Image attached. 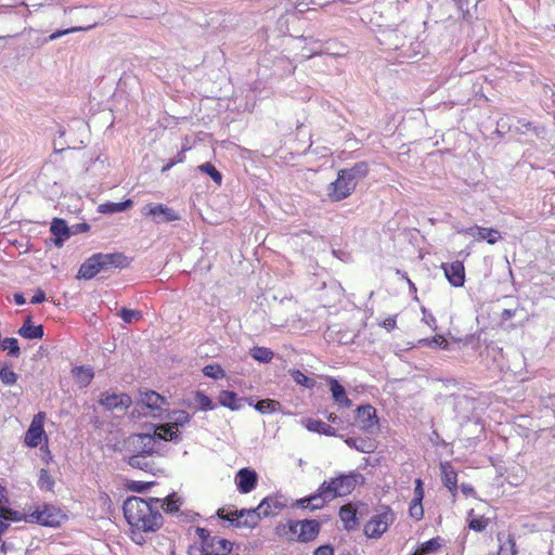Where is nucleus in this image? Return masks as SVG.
Instances as JSON below:
<instances>
[{
    "label": "nucleus",
    "instance_id": "1",
    "mask_svg": "<svg viewBox=\"0 0 555 555\" xmlns=\"http://www.w3.org/2000/svg\"><path fill=\"white\" fill-rule=\"evenodd\" d=\"M159 505L160 499L157 498L144 500L131 496L124 502V515L134 535L135 530L154 532L162 527L163 516L159 513Z\"/></svg>",
    "mask_w": 555,
    "mask_h": 555
},
{
    "label": "nucleus",
    "instance_id": "2",
    "mask_svg": "<svg viewBox=\"0 0 555 555\" xmlns=\"http://www.w3.org/2000/svg\"><path fill=\"white\" fill-rule=\"evenodd\" d=\"M128 266V258L121 253L103 254L96 253L89 257L78 271V278L85 280L93 279L98 273L108 272L116 268Z\"/></svg>",
    "mask_w": 555,
    "mask_h": 555
},
{
    "label": "nucleus",
    "instance_id": "3",
    "mask_svg": "<svg viewBox=\"0 0 555 555\" xmlns=\"http://www.w3.org/2000/svg\"><path fill=\"white\" fill-rule=\"evenodd\" d=\"M409 27L400 25L395 29L383 30L378 41L386 50L397 51L400 56L411 57L418 53L420 43L408 34Z\"/></svg>",
    "mask_w": 555,
    "mask_h": 555
},
{
    "label": "nucleus",
    "instance_id": "4",
    "mask_svg": "<svg viewBox=\"0 0 555 555\" xmlns=\"http://www.w3.org/2000/svg\"><path fill=\"white\" fill-rule=\"evenodd\" d=\"M276 532L285 535L288 540L309 542L317 538L320 532V524L314 519L289 521L288 525H279Z\"/></svg>",
    "mask_w": 555,
    "mask_h": 555
},
{
    "label": "nucleus",
    "instance_id": "5",
    "mask_svg": "<svg viewBox=\"0 0 555 555\" xmlns=\"http://www.w3.org/2000/svg\"><path fill=\"white\" fill-rule=\"evenodd\" d=\"M365 481L364 476L358 472H350L341 474L330 481L322 483V492L327 496L335 499L336 496H345L350 494L358 485H363Z\"/></svg>",
    "mask_w": 555,
    "mask_h": 555
},
{
    "label": "nucleus",
    "instance_id": "6",
    "mask_svg": "<svg viewBox=\"0 0 555 555\" xmlns=\"http://www.w3.org/2000/svg\"><path fill=\"white\" fill-rule=\"evenodd\" d=\"M65 515L62 511L50 504L38 505L34 511L25 514V521L41 526L57 527Z\"/></svg>",
    "mask_w": 555,
    "mask_h": 555
},
{
    "label": "nucleus",
    "instance_id": "7",
    "mask_svg": "<svg viewBox=\"0 0 555 555\" xmlns=\"http://www.w3.org/2000/svg\"><path fill=\"white\" fill-rule=\"evenodd\" d=\"M127 450L138 455L158 454L155 436L152 434H134L126 441Z\"/></svg>",
    "mask_w": 555,
    "mask_h": 555
},
{
    "label": "nucleus",
    "instance_id": "8",
    "mask_svg": "<svg viewBox=\"0 0 555 555\" xmlns=\"http://www.w3.org/2000/svg\"><path fill=\"white\" fill-rule=\"evenodd\" d=\"M395 520L390 507L386 506L384 511L373 516L364 526V533L367 538L378 539L387 531L390 524Z\"/></svg>",
    "mask_w": 555,
    "mask_h": 555
},
{
    "label": "nucleus",
    "instance_id": "9",
    "mask_svg": "<svg viewBox=\"0 0 555 555\" xmlns=\"http://www.w3.org/2000/svg\"><path fill=\"white\" fill-rule=\"evenodd\" d=\"M354 189L356 185L339 170L337 179L327 185V196L333 202H339L350 196Z\"/></svg>",
    "mask_w": 555,
    "mask_h": 555
},
{
    "label": "nucleus",
    "instance_id": "10",
    "mask_svg": "<svg viewBox=\"0 0 555 555\" xmlns=\"http://www.w3.org/2000/svg\"><path fill=\"white\" fill-rule=\"evenodd\" d=\"M496 131L499 133H514V134H526L529 131H533L535 134L537 131L531 127V122L517 119L515 117L505 116L501 117L496 122Z\"/></svg>",
    "mask_w": 555,
    "mask_h": 555
},
{
    "label": "nucleus",
    "instance_id": "11",
    "mask_svg": "<svg viewBox=\"0 0 555 555\" xmlns=\"http://www.w3.org/2000/svg\"><path fill=\"white\" fill-rule=\"evenodd\" d=\"M142 214L152 217L156 223L180 220V215L176 210L163 204H146L142 208Z\"/></svg>",
    "mask_w": 555,
    "mask_h": 555
},
{
    "label": "nucleus",
    "instance_id": "12",
    "mask_svg": "<svg viewBox=\"0 0 555 555\" xmlns=\"http://www.w3.org/2000/svg\"><path fill=\"white\" fill-rule=\"evenodd\" d=\"M125 461L132 468L143 470L153 476L164 474V469L155 461L154 455L131 454L128 457H126Z\"/></svg>",
    "mask_w": 555,
    "mask_h": 555
},
{
    "label": "nucleus",
    "instance_id": "13",
    "mask_svg": "<svg viewBox=\"0 0 555 555\" xmlns=\"http://www.w3.org/2000/svg\"><path fill=\"white\" fill-rule=\"evenodd\" d=\"M131 398L127 393L101 395L99 403L107 411L124 413L131 404Z\"/></svg>",
    "mask_w": 555,
    "mask_h": 555
},
{
    "label": "nucleus",
    "instance_id": "14",
    "mask_svg": "<svg viewBox=\"0 0 555 555\" xmlns=\"http://www.w3.org/2000/svg\"><path fill=\"white\" fill-rule=\"evenodd\" d=\"M356 424L359 429L367 433H373L378 427V420L376 410L370 404L360 405L357 409Z\"/></svg>",
    "mask_w": 555,
    "mask_h": 555
},
{
    "label": "nucleus",
    "instance_id": "15",
    "mask_svg": "<svg viewBox=\"0 0 555 555\" xmlns=\"http://www.w3.org/2000/svg\"><path fill=\"white\" fill-rule=\"evenodd\" d=\"M140 404L147 408L153 413V416L160 415L169 406L168 400L153 390L141 392Z\"/></svg>",
    "mask_w": 555,
    "mask_h": 555
},
{
    "label": "nucleus",
    "instance_id": "16",
    "mask_svg": "<svg viewBox=\"0 0 555 555\" xmlns=\"http://www.w3.org/2000/svg\"><path fill=\"white\" fill-rule=\"evenodd\" d=\"M286 506L287 499L281 494L266 496L258 505L263 517L275 516Z\"/></svg>",
    "mask_w": 555,
    "mask_h": 555
},
{
    "label": "nucleus",
    "instance_id": "17",
    "mask_svg": "<svg viewBox=\"0 0 555 555\" xmlns=\"http://www.w3.org/2000/svg\"><path fill=\"white\" fill-rule=\"evenodd\" d=\"M235 483L237 487V490L243 493H249L251 492L257 483H258V475L257 473L248 467L241 468L235 476Z\"/></svg>",
    "mask_w": 555,
    "mask_h": 555
},
{
    "label": "nucleus",
    "instance_id": "18",
    "mask_svg": "<svg viewBox=\"0 0 555 555\" xmlns=\"http://www.w3.org/2000/svg\"><path fill=\"white\" fill-rule=\"evenodd\" d=\"M442 269L449 283L454 287H461L465 282V268L462 261H454L450 264L443 263Z\"/></svg>",
    "mask_w": 555,
    "mask_h": 555
},
{
    "label": "nucleus",
    "instance_id": "19",
    "mask_svg": "<svg viewBox=\"0 0 555 555\" xmlns=\"http://www.w3.org/2000/svg\"><path fill=\"white\" fill-rule=\"evenodd\" d=\"M50 232L53 235V238H51V241L59 248H61L64 245V243L70 237V227H68L66 221L61 218H54L52 220Z\"/></svg>",
    "mask_w": 555,
    "mask_h": 555
},
{
    "label": "nucleus",
    "instance_id": "20",
    "mask_svg": "<svg viewBox=\"0 0 555 555\" xmlns=\"http://www.w3.org/2000/svg\"><path fill=\"white\" fill-rule=\"evenodd\" d=\"M152 435L155 436L156 443L159 440L173 442H179L181 440L180 430L172 428V426L168 425L167 423L156 425Z\"/></svg>",
    "mask_w": 555,
    "mask_h": 555
},
{
    "label": "nucleus",
    "instance_id": "21",
    "mask_svg": "<svg viewBox=\"0 0 555 555\" xmlns=\"http://www.w3.org/2000/svg\"><path fill=\"white\" fill-rule=\"evenodd\" d=\"M241 519L236 522V527L255 528L263 517L260 508H242L240 509Z\"/></svg>",
    "mask_w": 555,
    "mask_h": 555
},
{
    "label": "nucleus",
    "instance_id": "22",
    "mask_svg": "<svg viewBox=\"0 0 555 555\" xmlns=\"http://www.w3.org/2000/svg\"><path fill=\"white\" fill-rule=\"evenodd\" d=\"M346 178H349L351 183L357 186L358 182L364 179L369 173V164L366 162H359L351 168L340 169Z\"/></svg>",
    "mask_w": 555,
    "mask_h": 555
},
{
    "label": "nucleus",
    "instance_id": "23",
    "mask_svg": "<svg viewBox=\"0 0 555 555\" xmlns=\"http://www.w3.org/2000/svg\"><path fill=\"white\" fill-rule=\"evenodd\" d=\"M442 473V482L446 488L452 493L453 496L456 494L457 490V474L453 469L450 463H441L440 465Z\"/></svg>",
    "mask_w": 555,
    "mask_h": 555
},
{
    "label": "nucleus",
    "instance_id": "24",
    "mask_svg": "<svg viewBox=\"0 0 555 555\" xmlns=\"http://www.w3.org/2000/svg\"><path fill=\"white\" fill-rule=\"evenodd\" d=\"M245 399L238 398L234 391L223 390L218 397V402L232 411L241 410L244 405Z\"/></svg>",
    "mask_w": 555,
    "mask_h": 555
},
{
    "label": "nucleus",
    "instance_id": "25",
    "mask_svg": "<svg viewBox=\"0 0 555 555\" xmlns=\"http://www.w3.org/2000/svg\"><path fill=\"white\" fill-rule=\"evenodd\" d=\"M339 517H340L341 521L344 522L345 529L348 531L354 530L359 525L358 518H357V511L350 504H347V505H344L340 507Z\"/></svg>",
    "mask_w": 555,
    "mask_h": 555
},
{
    "label": "nucleus",
    "instance_id": "26",
    "mask_svg": "<svg viewBox=\"0 0 555 555\" xmlns=\"http://www.w3.org/2000/svg\"><path fill=\"white\" fill-rule=\"evenodd\" d=\"M18 335L27 339H39L43 337V326L42 325H34L31 323V318L28 317L24 324L17 331Z\"/></svg>",
    "mask_w": 555,
    "mask_h": 555
},
{
    "label": "nucleus",
    "instance_id": "27",
    "mask_svg": "<svg viewBox=\"0 0 555 555\" xmlns=\"http://www.w3.org/2000/svg\"><path fill=\"white\" fill-rule=\"evenodd\" d=\"M330 389L335 402L345 408L351 406V400L347 397L344 386H341L336 379L332 378L330 380Z\"/></svg>",
    "mask_w": 555,
    "mask_h": 555
},
{
    "label": "nucleus",
    "instance_id": "28",
    "mask_svg": "<svg viewBox=\"0 0 555 555\" xmlns=\"http://www.w3.org/2000/svg\"><path fill=\"white\" fill-rule=\"evenodd\" d=\"M43 434L44 430L42 426L33 422L25 434V443L31 448L38 447Z\"/></svg>",
    "mask_w": 555,
    "mask_h": 555
},
{
    "label": "nucleus",
    "instance_id": "29",
    "mask_svg": "<svg viewBox=\"0 0 555 555\" xmlns=\"http://www.w3.org/2000/svg\"><path fill=\"white\" fill-rule=\"evenodd\" d=\"M72 373L80 387H87L94 376L93 370L90 366H76L72 370Z\"/></svg>",
    "mask_w": 555,
    "mask_h": 555
},
{
    "label": "nucleus",
    "instance_id": "30",
    "mask_svg": "<svg viewBox=\"0 0 555 555\" xmlns=\"http://www.w3.org/2000/svg\"><path fill=\"white\" fill-rule=\"evenodd\" d=\"M345 442L348 447L353 448L362 453H372L376 449L375 442L372 439L347 438Z\"/></svg>",
    "mask_w": 555,
    "mask_h": 555
},
{
    "label": "nucleus",
    "instance_id": "31",
    "mask_svg": "<svg viewBox=\"0 0 555 555\" xmlns=\"http://www.w3.org/2000/svg\"><path fill=\"white\" fill-rule=\"evenodd\" d=\"M167 417V424L172 426L175 429L177 428V430H180V428L188 424L191 420L190 414L183 410L172 411L168 413Z\"/></svg>",
    "mask_w": 555,
    "mask_h": 555
},
{
    "label": "nucleus",
    "instance_id": "32",
    "mask_svg": "<svg viewBox=\"0 0 555 555\" xmlns=\"http://www.w3.org/2000/svg\"><path fill=\"white\" fill-rule=\"evenodd\" d=\"M441 547L440 537L433 538L424 543H421L411 555H427L435 553Z\"/></svg>",
    "mask_w": 555,
    "mask_h": 555
},
{
    "label": "nucleus",
    "instance_id": "33",
    "mask_svg": "<svg viewBox=\"0 0 555 555\" xmlns=\"http://www.w3.org/2000/svg\"><path fill=\"white\" fill-rule=\"evenodd\" d=\"M132 205H133V202L131 199H126L120 203L108 202V203L101 204L99 207V210L102 214H115V212L125 211V210L129 209L130 207H132Z\"/></svg>",
    "mask_w": 555,
    "mask_h": 555
},
{
    "label": "nucleus",
    "instance_id": "34",
    "mask_svg": "<svg viewBox=\"0 0 555 555\" xmlns=\"http://www.w3.org/2000/svg\"><path fill=\"white\" fill-rule=\"evenodd\" d=\"M196 534L198 535L202 542L199 548L215 550V542L217 543V541L221 540L218 537H211L210 532L207 529L201 527L196 528Z\"/></svg>",
    "mask_w": 555,
    "mask_h": 555
},
{
    "label": "nucleus",
    "instance_id": "35",
    "mask_svg": "<svg viewBox=\"0 0 555 555\" xmlns=\"http://www.w3.org/2000/svg\"><path fill=\"white\" fill-rule=\"evenodd\" d=\"M249 353L254 360L260 363H269L274 357L273 351L267 347H253Z\"/></svg>",
    "mask_w": 555,
    "mask_h": 555
},
{
    "label": "nucleus",
    "instance_id": "36",
    "mask_svg": "<svg viewBox=\"0 0 555 555\" xmlns=\"http://www.w3.org/2000/svg\"><path fill=\"white\" fill-rule=\"evenodd\" d=\"M280 406V402L272 399H263L255 404V409L261 414L274 413Z\"/></svg>",
    "mask_w": 555,
    "mask_h": 555
},
{
    "label": "nucleus",
    "instance_id": "37",
    "mask_svg": "<svg viewBox=\"0 0 555 555\" xmlns=\"http://www.w3.org/2000/svg\"><path fill=\"white\" fill-rule=\"evenodd\" d=\"M333 500L332 496H327L326 493L322 492V485L319 487L318 492L313 495H310L309 504L311 509L321 508L325 502Z\"/></svg>",
    "mask_w": 555,
    "mask_h": 555
},
{
    "label": "nucleus",
    "instance_id": "38",
    "mask_svg": "<svg viewBox=\"0 0 555 555\" xmlns=\"http://www.w3.org/2000/svg\"><path fill=\"white\" fill-rule=\"evenodd\" d=\"M0 347L2 350L8 351V354L11 357H18L21 353L18 341L13 337L0 340Z\"/></svg>",
    "mask_w": 555,
    "mask_h": 555
},
{
    "label": "nucleus",
    "instance_id": "39",
    "mask_svg": "<svg viewBox=\"0 0 555 555\" xmlns=\"http://www.w3.org/2000/svg\"><path fill=\"white\" fill-rule=\"evenodd\" d=\"M291 376L293 377L294 382L300 386H304L306 388H313L315 386V380L311 377H308L299 370H293L289 371Z\"/></svg>",
    "mask_w": 555,
    "mask_h": 555
},
{
    "label": "nucleus",
    "instance_id": "40",
    "mask_svg": "<svg viewBox=\"0 0 555 555\" xmlns=\"http://www.w3.org/2000/svg\"><path fill=\"white\" fill-rule=\"evenodd\" d=\"M180 501L175 499V495H168L166 499H160L159 508H163L165 512L175 514L180 508Z\"/></svg>",
    "mask_w": 555,
    "mask_h": 555
},
{
    "label": "nucleus",
    "instance_id": "41",
    "mask_svg": "<svg viewBox=\"0 0 555 555\" xmlns=\"http://www.w3.org/2000/svg\"><path fill=\"white\" fill-rule=\"evenodd\" d=\"M203 373L205 376L212 379H221L225 376L224 370L219 364H208L204 366Z\"/></svg>",
    "mask_w": 555,
    "mask_h": 555
},
{
    "label": "nucleus",
    "instance_id": "42",
    "mask_svg": "<svg viewBox=\"0 0 555 555\" xmlns=\"http://www.w3.org/2000/svg\"><path fill=\"white\" fill-rule=\"evenodd\" d=\"M198 170L208 175L216 183H221L222 175L216 169V167L211 163L207 162L199 165Z\"/></svg>",
    "mask_w": 555,
    "mask_h": 555
},
{
    "label": "nucleus",
    "instance_id": "43",
    "mask_svg": "<svg viewBox=\"0 0 555 555\" xmlns=\"http://www.w3.org/2000/svg\"><path fill=\"white\" fill-rule=\"evenodd\" d=\"M501 235L498 230L482 228L479 231L478 238L486 240L489 244H495L500 240Z\"/></svg>",
    "mask_w": 555,
    "mask_h": 555
},
{
    "label": "nucleus",
    "instance_id": "44",
    "mask_svg": "<svg viewBox=\"0 0 555 555\" xmlns=\"http://www.w3.org/2000/svg\"><path fill=\"white\" fill-rule=\"evenodd\" d=\"M195 401L199 405V409L203 411H210L215 409V404L212 403L211 399L203 391L195 392Z\"/></svg>",
    "mask_w": 555,
    "mask_h": 555
},
{
    "label": "nucleus",
    "instance_id": "45",
    "mask_svg": "<svg viewBox=\"0 0 555 555\" xmlns=\"http://www.w3.org/2000/svg\"><path fill=\"white\" fill-rule=\"evenodd\" d=\"M0 517H2L5 522L11 521H20L22 519L25 520V514L22 515L21 513L16 511H12L11 508L4 507L0 504Z\"/></svg>",
    "mask_w": 555,
    "mask_h": 555
},
{
    "label": "nucleus",
    "instance_id": "46",
    "mask_svg": "<svg viewBox=\"0 0 555 555\" xmlns=\"http://www.w3.org/2000/svg\"><path fill=\"white\" fill-rule=\"evenodd\" d=\"M218 516L221 519L230 521L231 525L235 526V527H236V522H238V520L241 519V515H240V511L238 509L225 512L224 508H221V509L218 511Z\"/></svg>",
    "mask_w": 555,
    "mask_h": 555
},
{
    "label": "nucleus",
    "instance_id": "47",
    "mask_svg": "<svg viewBox=\"0 0 555 555\" xmlns=\"http://www.w3.org/2000/svg\"><path fill=\"white\" fill-rule=\"evenodd\" d=\"M38 483L40 489L52 490L54 486V480L47 469H41Z\"/></svg>",
    "mask_w": 555,
    "mask_h": 555
},
{
    "label": "nucleus",
    "instance_id": "48",
    "mask_svg": "<svg viewBox=\"0 0 555 555\" xmlns=\"http://www.w3.org/2000/svg\"><path fill=\"white\" fill-rule=\"evenodd\" d=\"M302 424L309 431L322 434L325 423L321 420L306 418L302 421Z\"/></svg>",
    "mask_w": 555,
    "mask_h": 555
},
{
    "label": "nucleus",
    "instance_id": "49",
    "mask_svg": "<svg viewBox=\"0 0 555 555\" xmlns=\"http://www.w3.org/2000/svg\"><path fill=\"white\" fill-rule=\"evenodd\" d=\"M498 554L500 555H515L516 554V550H515V542L514 540L508 537L501 545H500V548L498 551Z\"/></svg>",
    "mask_w": 555,
    "mask_h": 555
},
{
    "label": "nucleus",
    "instance_id": "50",
    "mask_svg": "<svg viewBox=\"0 0 555 555\" xmlns=\"http://www.w3.org/2000/svg\"><path fill=\"white\" fill-rule=\"evenodd\" d=\"M118 315L126 323H131L133 320H139L141 318V312L137 310H131L127 308H122Z\"/></svg>",
    "mask_w": 555,
    "mask_h": 555
},
{
    "label": "nucleus",
    "instance_id": "51",
    "mask_svg": "<svg viewBox=\"0 0 555 555\" xmlns=\"http://www.w3.org/2000/svg\"><path fill=\"white\" fill-rule=\"evenodd\" d=\"M410 516L412 518H415L416 520H420L424 516V508L422 505V501H413L410 504L409 508Z\"/></svg>",
    "mask_w": 555,
    "mask_h": 555
},
{
    "label": "nucleus",
    "instance_id": "52",
    "mask_svg": "<svg viewBox=\"0 0 555 555\" xmlns=\"http://www.w3.org/2000/svg\"><path fill=\"white\" fill-rule=\"evenodd\" d=\"M0 379L5 385H13L17 380V374L8 367L0 371Z\"/></svg>",
    "mask_w": 555,
    "mask_h": 555
},
{
    "label": "nucleus",
    "instance_id": "53",
    "mask_svg": "<svg viewBox=\"0 0 555 555\" xmlns=\"http://www.w3.org/2000/svg\"><path fill=\"white\" fill-rule=\"evenodd\" d=\"M488 522L489 521L487 518L480 516V517L472 518L469 520L468 527L474 531L481 532L487 528Z\"/></svg>",
    "mask_w": 555,
    "mask_h": 555
},
{
    "label": "nucleus",
    "instance_id": "54",
    "mask_svg": "<svg viewBox=\"0 0 555 555\" xmlns=\"http://www.w3.org/2000/svg\"><path fill=\"white\" fill-rule=\"evenodd\" d=\"M457 10L462 13V18L468 21L470 13L468 10L469 0H452Z\"/></svg>",
    "mask_w": 555,
    "mask_h": 555
},
{
    "label": "nucleus",
    "instance_id": "55",
    "mask_svg": "<svg viewBox=\"0 0 555 555\" xmlns=\"http://www.w3.org/2000/svg\"><path fill=\"white\" fill-rule=\"evenodd\" d=\"M426 345L428 346H438L442 349H446L448 347V341L446 340V338L441 335H437L435 336L433 339H426L424 340Z\"/></svg>",
    "mask_w": 555,
    "mask_h": 555
},
{
    "label": "nucleus",
    "instance_id": "56",
    "mask_svg": "<svg viewBox=\"0 0 555 555\" xmlns=\"http://www.w3.org/2000/svg\"><path fill=\"white\" fill-rule=\"evenodd\" d=\"M92 26H88L86 28H81V27H72V28H68V29H64V30H57L55 33H53L51 36H50V40H55L60 37H62L63 35H66V34H69V33H75V31H78V30H88L90 29Z\"/></svg>",
    "mask_w": 555,
    "mask_h": 555
},
{
    "label": "nucleus",
    "instance_id": "57",
    "mask_svg": "<svg viewBox=\"0 0 555 555\" xmlns=\"http://www.w3.org/2000/svg\"><path fill=\"white\" fill-rule=\"evenodd\" d=\"M423 499H424L423 481L421 479H416L413 501H423Z\"/></svg>",
    "mask_w": 555,
    "mask_h": 555
},
{
    "label": "nucleus",
    "instance_id": "58",
    "mask_svg": "<svg viewBox=\"0 0 555 555\" xmlns=\"http://www.w3.org/2000/svg\"><path fill=\"white\" fill-rule=\"evenodd\" d=\"M90 225L86 222L76 223L70 227V236L89 231Z\"/></svg>",
    "mask_w": 555,
    "mask_h": 555
},
{
    "label": "nucleus",
    "instance_id": "59",
    "mask_svg": "<svg viewBox=\"0 0 555 555\" xmlns=\"http://www.w3.org/2000/svg\"><path fill=\"white\" fill-rule=\"evenodd\" d=\"M423 311V321L428 325L430 326L433 330H436L437 328V324H436V318L427 312V310L425 308L422 309Z\"/></svg>",
    "mask_w": 555,
    "mask_h": 555
},
{
    "label": "nucleus",
    "instance_id": "60",
    "mask_svg": "<svg viewBox=\"0 0 555 555\" xmlns=\"http://www.w3.org/2000/svg\"><path fill=\"white\" fill-rule=\"evenodd\" d=\"M65 133H66L65 129L60 127V129L57 130L59 138L55 139V141H54L55 146L59 145L61 151L65 149L64 145H67V147H70V143H68L66 141L65 142L61 141L64 138Z\"/></svg>",
    "mask_w": 555,
    "mask_h": 555
},
{
    "label": "nucleus",
    "instance_id": "61",
    "mask_svg": "<svg viewBox=\"0 0 555 555\" xmlns=\"http://www.w3.org/2000/svg\"><path fill=\"white\" fill-rule=\"evenodd\" d=\"M480 229H481V227L475 225V227L457 230V232L473 236V237H478Z\"/></svg>",
    "mask_w": 555,
    "mask_h": 555
},
{
    "label": "nucleus",
    "instance_id": "62",
    "mask_svg": "<svg viewBox=\"0 0 555 555\" xmlns=\"http://www.w3.org/2000/svg\"><path fill=\"white\" fill-rule=\"evenodd\" d=\"M314 555H334V548L328 544L321 545L314 551Z\"/></svg>",
    "mask_w": 555,
    "mask_h": 555
},
{
    "label": "nucleus",
    "instance_id": "63",
    "mask_svg": "<svg viewBox=\"0 0 555 555\" xmlns=\"http://www.w3.org/2000/svg\"><path fill=\"white\" fill-rule=\"evenodd\" d=\"M46 300V294L42 289L38 288L35 295L31 297L30 302L34 305L41 304Z\"/></svg>",
    "mask_w": 555,
    "mask_h": 555
},
{
    "label": "nucleus",
    "instance_id": "64",
    "mask_svg": "<svg viewBox=\"0 0 555 555\" xmlns=\"http://www.w3.org/2000/svg\"><path fill=\"white\" fill-rule=\"evenodd\" d=\"M153 485V482H142V481H138L133 485L132 487V490L137 491V492H143L145 491L147 488H150L151 486Z\"/></svg>",
    "mask_w": 555,
    "mask_h": 555
}]
</instances>
